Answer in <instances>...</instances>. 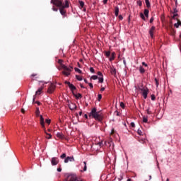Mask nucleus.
I'll list each match as a JSON object with an SVG mask.
<instances>
[{"label": "nucleus", "mask_w": 181, "mask_h": 181, "mask_svg": "<svg viewBox=\"0 0 181 181\" xmlns=\"http://www.w3.org/2000/svg\"><path fill=\"white\" fill-rule=\"evenodd\" d=\"M66 153H62L61 156H60V158H61V159H64V158H66Z\"/></svg>", "instance_id": "obj_46"}, {"label": "nucleus", "mask_w": 181, "mask_h": 181, "mask_svg": "<svg viewBox=\"0 0 181 181\" xmlns=\"http://www.w3.org/2000/svg\"><path fill=\"white\" fill-rule=\"evenodd\" d=\"M177 12H178L177 8H174L173 16H172V19L178 21L177 18H176V16H178Z\"/></svg>", "instance_id": "obj_14"}, {"label": "nucleus", "mask_w": 181, "mask_h": 181, "mask_svg": "<svg viewBox=\"0 0 181 181\" xmlns=\"http://www.w3.org/2000/svg\"><path fill=\"white\" fill-rule=\"evenodd\" d=\"M78 4H79L80 9H83V12H86V8H84V5H85L84 1L79 0Z\"/></svg>", "instance_id": "obj_13"}, {"label": "nucleus", "mask_w": 181, "mask_h": 181, "mask_svg": "<svg viewBox=\"0 0 181 181\" xmlns=\"http://www.w3.org/2000/svg\"><path fill=\"white\" fill-rule=\"evenodd\" d=\"M177 23L174 24L175 28H176L177 29L179 28V26H180V21L177 20Z\"/></svg>", "instance_id": "obj_34"}, {"label": "nucleus", "mask_w": 181, "mask_h": 181, "mask_svg": "<svg viewBox=\"0 0 181 181\" xmlns=\"http://www.w3.org/2000/svg\"><path fill=\"white\" fill-rule=\"evenodd\" d=\"M103 53L106 56V57H110V56H111V52L110 51H104Z\"/></svg>", "instance_id": "obj_31"}, {"label": "nucleus", "mask_w": 181, "mask_h": 181, "mask_svg": "<svg viewBox=\"0 0 181 181\" xmlns=\"http://www.w3.org/2000/svg\"><path fill=\"white\" fill-rule=\"evenodd\" d=\"M79 115H80V117H81V116L83 115V110H81V111L79 112Z\"/></svg>", "instance_id": "obj_59"}, {"label": "nucleus", "mask_w": 181, "mask_h": 181, "mask_svg": "<svg viewBox=\"0 0 181 181\" xmlns=\"http://www.w3.org/2000/svg\"><path fill=\"white\" fill-rule=\"evenodd\" d=\"M123 179L122 175L120 176L119 178H118L119 181H121Z\"/></svg>", "instance_id": "obj_62"}, {"label": "nucleus", "mask_w": 181, "mask_h": 181, "mask_svg": "<svg viewBox=\"0 0 181 181\" xmlns=\"http://www.w3.org/2000/svg\"><path fill=\"white\" fill-rule=\"evenodd\" d=\"M146 112H147L148 115H151V114H152V111H151L150 108H148L146 110Z\"/></svg>", "instance_id": "obj_44"}, {"label": "nucleus", "mask_w": 181, "mask_h": 181, "mask_svg": "<svg viewBox=\"0 0 181 181\" xmlns=\"http://www.w3.org/2000/svg\"><path fill=\"white\" fill-rule=\"evenodd\" d=\"M130 126L132 127V128H135V123L134 122H132L130 123Z\"/></svg>", "instance_id": "obj_48"}, {"label": "nucleus", "mask_w": 181, "mask_h": 181, "mask_svg": "<svg viewBox=\"0 0 181 181\" xmlns=\"http://www.w3.org/2000/svg\"><path fill=\"white\" fill-rule=\"evenodd\" d=\"M43 88H44L43 86H41L40 88H39L35 92V95H35V97L37 95H40V94H42V91H43Z\"/></svg>", "instance_id": "obj_17"}, {"label": "nucleus", "mask_w": 181, "mask_h": 181, "mask_svg": "<svg viewBox=\"0 0 181 181\" xmlns=\"http://www.w3.org/2000/svg\"><path fill=\"white\" fill-rule=\"evenodd\" d=\"M83 169L81 170V172H86L87 170V162L83 161Z\"/></svg>", "instance_id": "obj_27"}, {"label": "nucleus", "mask_w": 181, "mask_h": 181, "mask_svg": "<svg viewBox=\"0 0 181 181\" xmlns=\"http://www.w3.org/2000/svg\"><path fill=\"white\" fill-rule=\"evenodd\" d=\"M35 115L36 117H40V110H39V107H36Z\"/></svg>", "instance_id": "obj_29"}, {"label": "nucleus", "mask_w": 181, "mask_h": 181, "mask_svg": "<svg viewBox=\"0 0 181 181\" xmlns=\"http://www.w3.org/2000/svg\"><path fill=\"white\" fill-rule=\"evenodd\" d=\"M97 74H98V76L93 75L92 76H90V81H91V80H98V83L103 84V83H104V75L103 74V72L99 71L97 72Z\"/></svg>", "instance_id": "obj_4"}, {"label": "nucleus", "mask_w": 181, "mask_h": 181, "mask_svg": "<svg viewBox=\"0 0 181 181\" xmlns=\"http://www.w3.org/2000/svg\"><path fill=\"white\" fill-rule=\"evenodd\" d=\"M143 122L148 124V116H143Z\"/></svg>", "instance_id": "obj_33"}, {"label": "nucleus", "mask_w": 181, "mask_h": 181, "mask_svg": "<svg viewBox=\"0 0 181 181\" xmlns=\"http://www.w3.org/2000/svg\"><path fill=\"white\" fill-rule=\"evenodd\" d=\"M40 124L42 128H43V129H46V127L45 126V118H43V115H40Z\"/></svg>", "instance_id": "obj_10"}, {"label": "nucleus", "mask_w": 181, "mask_h": 181, "mask_svg": "<svg viewBox=\"0 0 181 181\" xmlns=\"http://www.w3.org/2000/svg\"><path fill=\"white\" fill-rule=\"evenodd\" d=\"M115 132V129L114 128H112L110 132V135H114Z\"/></svg>", "instance_id": "obj_47"}, {"label": "nucleus", "mask_w": 181, "mask_h": 181, "mask_svg": "<svg viewBox=\"0 0 181 181\" xmlns=\"http://www.w3.org/2000/svg\"><path fill=\"white\" fill-rule=\"evenodd\" d=\"M115 112L116 113L117 117H119V112H118V110H116Z\"/></svg>", "instance_id": "obj_54"}, {"label": "nucleus", "mask_w": 181, "mask_h": 181, "mask_svg": "<svg viewBox=\"0 0 181 181\" xmlns=\"http://www.w3.org/2000/svg\"><path fill=\"white\" fill-rule=\"evenodd\" d=\"M51 5H52V10L54 12H59L62 18H67V11L66 9L70 8V0H51Z\"/></svg>", "instance_id": "obj_1"}, {"label": "nucleus", "mask_w": 181, "mask_h": 181, "mask_svg": "<svg viewBox=\"0 0 181 181\" xmlns=\"http://www.w3.org/2000/svg\"><path fill=\"white\" fill-rule=\"evenodd\" d=\"M75 77L78 81H83V76L80 75H76Z\"/></svg>", "instance_id": "obj_28"}, {"label": "nucleus", "mask_w": 181, "mask_h": 181, "mask_svg": "<svg viewBox=\"0 0 181 181\" xmlns=\"http://www.w3.org/2000/svg\"><path fill=\"white\" fill-rule=\"evenodd\" d=\"M72 95L75 97L76 100H80V98H83V95H81V93H76V92H74L72 93Z\"/></svg>", "instance_id": "obj_15"}, {"label": "nucleus", "mask_w": 181, "mask_h": 181, "mask_svg": "<svg viewBox=\"0 0 181 181\" xmlns=\"http://www.w3.org/2000/svg\"><path fill=\"white\" fill-rule=\"evenodd\" d=\"M98 145L99 146H100V148L103 147V141L99 142Z\"/></svg>", "instance_id": "obj_53"}, {"label": "nucleus", "mask_w": 181, "mask_h": 181, "mask_svg": "<svg viewBox=\"0 0 181 181\" xmlns=\"http://www.w3.org/2000/svg\"><path fill=\"white\" fill-rule=\"evenodd\" d=\"M84 118H86V119H88V115L87 114H85Z\"/></svg>", "instance_id": "obj_57"}, {"label": "nucleus", "mask_w": 181, "mask_h": 181, "mask_svg": "<svg viewBox=\"0 0 181 181\" xmlns=\"http://www.w3.org/2000/svg\"><path fill=\"white\" fill-rule=\"evenodd\" d=\"M145 4L146 6V8H151V2L149 1V0H145Z\"/></svg>", "instance_id": "obj_30"}, {"label": "nucleus", "mask_w": 181, "mask_h": 181, "mask_svg": "<svg viewBox=\"0 0 181 181\" xmlns=\"http://www.w3.org/2000/svg\"><path fill=\"white\" fill-rule=\"evenodd\" d=\"M127 181H132V179L129 178V179H127Z\"/></svg>", "instance_id": "obj_64"}, {"label": "nucleus", "mask_w": 181, "mask_h": 181, "mask_svg": "<svg viewBox=\"0 0 181 181\" xmlns=\"http://www.w3.org/2000/svg\"><path fill=\"white\" fill-rule=\"evenodd\" d=\"M68 68H69V69H70V70H71V71H72V69H73V66H68Z\"/></svg>", "instance_id": "obj_61"}, {"label": "nucleus", "mask_w": 181, "mask_h": 181, "mask_svg": "<svg viewBox=\"0 0 181 181\" xmlns=\"http://www.w3.org/2000/svg\"><path fill=\"white\" fill-rule=\"evenodd\" d=\"M45 122L48 124V125H50V122H52V120L50 119H46Z\"/></svg>", "instance_id": "obj_45"}, {"label": "nucleus", "mask_w": 181, "mask_h": 181, "mask_svg": "<svg viewBox=\"0 0 181 181\" xmlns=\"http://www.w3.org/2000/svg\"><path fill=\"white\" fill-rule=\"evenodd\" d=\"M156 29V28L155 27V25H153L149 31H148V33L150 35V37H151V39H153L154 37V35H153V33H155V30Z\"/></svg>", "instance_id": "obj_9"}, {"label": "nucleus", "mask_w": 181, "mask_h": 181, "mask_svg": "<svg viewBox=\"0 0 181 181\" xmlns=\"http://www.w3.org/2000/svg\"><path fill=\"white\" fill-rule=\"evenodd\" d=\"M119 13V7L115 6V16H118Z\"/></svg>", "instance_id": "obj_21"}, {"label": "nucleus", "mask_w": 181, "mask_h": 181, "mask_svg": "<svg viewBox=\"0 0 181 181\" xmlns=\"http://www.w3.org/2000/svg\"><path fill=\"white\" fill-rule=\"evenodd\" d=\"M108 2V0H103V4L107 5V3Z\"/></svg>", "instance_id": "obj_55"}, {"label": "nucleus", "mask_w": 181, "mask_h": 181, "mask_svg": "<svg viewBox=\"0 0 181 181\" xmlns=\"http://www.w3.org/2000/svg\"><path fill=\"white\" fill-rule=\"evenodd\" d=\"M36 100V95L33 96V104H37V105H42V103H40V101L39 100Z\"/></svg>", "instance_id": "obj_18"}, {"label": "nucleus", "mask_w": 181, "mask_h": 181, "mask_svg": "<svg viewBox=\"0 0 181 181\" xmlns=\"http://www.w3.org/2000/svg\"><path fill=\"white\" fill-rule=\"evenodd\" d=\"M118 18L119 21H122V19H124V17L122 16V15H119Z\"/></svg>", "instance_id": "obj_51"}, {"label": "nucleus", "mask_w": 181, "mask_h": 181, "mask_svg": "<svg viewBox=\"0 0 181 181\" xmlns=\"http://www.w3.org/2000/svg\"><path fill=\"white\" fill-rule=\"evenodd\" d=\"M69 108L71 110V111H74V110L77 108V105H76V103H72L71 105H69Z\"/></svg>", "instance_id": "obj_19"}, {"label": "nucleus", "mask_w": 181, "mask_h": 181, "mask_svg": "<svg viewBox=\"0 0 181 181\" xmlns=\"http://www.w3.org/2000/svg\"><path fill=\"white\" fill-rule=\"evenodd\" d=\"M83 81H84V83H86V84H88V81H87V79H83Z\"/></svg>", "instance_id": "obj_58"}, {"label": "nucleus", "mask_w": 181, "mask_h": 181, "mask_svg": "<svg viewBox=\"0 0 181 181\" xmlns=\"http://www.w3.org/2000/svg\"><path fill=\"white\" fill-rule=\"evenodd\" d=\"M79 86H80L81 88H86V87L84 86H83L82 83H80Z\"/></svg>", "instance_id": "obj_56"}, {"label": "nucleus", "mask_w": 181, "mask_h": 181, "mask_svg": "<svg viewBox=\"0 0 181 181\" xmlns=\"http://www.w3.org/2000/svg\"><path fill=\"white\" fill-rule=\"evenodd\" d=\"M103 98V95H101L100 93H99L98 95V101H101V99Z\"/></svg>", "instance_id": "obj_38"}, {"label": "nucleus", "mask_w": 181, "mask_h": 181, "mask_svg": "<svg viewBox=\"0 0 181 181\" xmlns=\"http://www.w3.org/2000/svg\"><path fill=\"white\" fill-rule=\"evenodd\" d=\"M100 93L105 91V87L103 86V85H101V88L100 89Z\"/></svg>", "instance_id": "obj_43"}, {"label": "nucleus", "mask_w": 181, "mask_h": 181, "mask_svg": "<svg viewBox=\"0 0 181 181\" xmlns=\"http://www.w3.org/2000/svg\"><path fill=\"white\" fill-rule=\"evenodd\" d=\"M37 76V74H31V76H30L31 80L35 81V80H36L37 78H39V76Z\"/></svg>", "instance_id": "obj_23"}, {"label": "nucleus", "mask_w": 181, "mask_h": 181, "mask_svg": "<svg viewBox=\"0 0 181 181\" xmlns=\"http://www.w3.org/2000/svg\"><path fill=\"white\" fill-rule=\"evenodd\" d=\"M89 70H90V73H92V74H95V70L94 69L93 67H90Z\"/></svg>", "instance_id": "obj_37"}, {"label": "nucleus", "mask_w": 181, "mask_h": 181, "mask_svg": "<svg viewBox=\"0 0 181 181\" xmlns=\"http://www.w3.org/2000/svg\"><path fill=\"white\" fill-rule=\"evenodd\" d=\"M139 71L141 74H145V71H146V70H145V68H144V66H140L139 68Z\"/></svg>", "instance_id": "obj_20"}, {"label": "nucleus", "mask_w": 181, "mask_h": 181, "mask_svg": "<svg viewBox=\"0 0 181 181\" xmlns=\"http://www.w3.org/2000/svg\"><path fill=\"white\" fill-rule=\"evenodd\" d=\"M64 84H67L70 91L72 93V94H74V93H75L74 91H76V90H77V88H76V86L70 83V81H64Z\"/></svg>", "instance_id": "obj_5"}, {"label": "nucleus", "mask_w": 181, "mask_h": 181, "mask_svg": "<svg viewBox=\"0 0 181 181\" xmlns=\"http://www.w3.org/2000/svg\"><path fill=\"white\" fill-rule=\"evenodd\" d=\"M154 81L156 83V88H158V87H159V80L158 78H155Z\"/></svg>", "instance_id": "obj_35"}, {"label": "nucleus", "mask_w": 181, "mask_h": 181, "mask_svg": "<svg viewBox=\"0 0 181 181\" xmlns=\"http://www.w3.org/2000/svg\"><path fill=\"white\" fill-rule=\"evenodd\" d=\"M74 70H75V71H76V73H78V74H83V71H82L80 69H78V68H77V67H75V68H74Z\"/></svg>", "instance_id": "obj_32"}, {"label": "nucleus", "mask_w": 181, "mask_h": 181, "mask_svg": "<svg viewBox=\"0 0 181 181\" xmlns=\"http://www.w3.org/2000/svg\"><path fill=\"white\" fill-rule=\"evenodd\" d=\"M57 138H59V139H64V138H66V136H64L62 132H57Z\"/></svg>", "instance_id": "obj_16"}, {"label": "nucleus", "mask_w": 181, "mask_h": 181, "mask_svg": "<svg viewBox=\"0 0 181 181\" xmlns=\"http://www.w3.org/2000/svg\"><path fill=\"white\" fill-rule=\"evenodd\" d=\"M140 17L143 21H146V19L145 18V15H144V13H140Z\"/></svg>", "instance_id": "obj_39"}, {"label": "nucleus", "mask_w": 181, "mask_h": 181, "mask_svg": "<svg viewBox=\"0 0 181 181\" xmlns=\"http://www.w3.org/2000/svg\"><path fill=\"white\" fill-rule=\"evenodd\" d=\"M137 134H138L139 135L143 136V135H144V132H143L142 130H141V129H139L137 130Z\"/></svg>", "instance_id": "obj_36"}, {"label": "nucleus", "mask_w": 181, "mask_h": 181, "mask_svg": "<svg viewBox=\"0 0 181 181\" xmlns=\"http://www.w3.org/2000/svg\"><path fill=\"white\" fill-rule=\"evenodd\" d=\"M55 90H56V85H54V83H51L48 87L47 93H48V94H53Z\"/></svg>", "instance_id": "obj_7"}, {"label": "nucleus", "mask_w": 181, "mask_h": 181, "mask_svg": "<svg viewBox=\"0 0 181 181\" xmlns=\"http://www.w3.org/2000/svg\"><path fill=\"white\" fill-rule=\"evenodd\" d=\"M110 74L112 76H114V77L117 76V69H115L114 66L110 67Z\"/></svg>", "instance_id": "obj_12"}, {"label": "nucleus", "mask_w": 181, "mask_h": 181, "mask_svg": "<svg viewBox=\"0 0 181 181\" xmlns=\"http://www.w3.org/2000/svg\"><path fill=\"white\" fill-rule=\"evenodd\" d=\"M110 62H113V60H115V52L111 53V57L109 58Z\"/></svg>", "instance_id": "obj_22"}, {"label": "nucleus", "mask_w": 181, "mask_h": 181, "mask_svg": "<svg viewBox=\"0 0 181 181\" xmlns=\"http://www.w3.org/2000/svg\"><path fill=\"white\" fill-rule=\"evenodd\" d=\"M141 64H142V66H144V67H148V64H146L145 62H142Z\"/></svg>", "instance_id": "obj_52"}, {"label": "nucleus", "mask_w": 181, "mask_h": 181, "mask_svg": "<svg viewBox=\"0 0 181 181\" xmlns=\"http://www.w3.org/2000/svg\"><path fill=\"white\" fill-rule=\"evenodd\" d=\"M153 21H155V18H153V17H151V18H150L149 22H150L151 23H153Z\"/></svg>", "instance_id": "obj_50"}, {"label": "nucleus", "mask_w": 181, "mask_h": 181, "mask_svg": "<svg viewBox=\"0 0 181 181\" xmlns=\"http://www.w3.org/2000/svg\"><path fill=\"white\" fill-rule=\"evenodd\" d=\"M144 13V16H146V18H149V10H148L147 8H145Z\"/></svg>", "instance_id": "obj_25"}, {"label": "nucleus", "mask_w": 181, "mask_h": 181, "mask_svg": "<svg viewBox=\"0 0 181 181\" xmlns=\"http://www.w3.org/2000/svg\"><path fill=\"white\" fill-rule=\"evenodd\" d=\"M58 63L60 64L62 69H64L65 71H62V74L65 76V77H69L70 74H71V69L69 68V66L63 64V59H59Z\"/></svg>", "instance_id": "obj_3"}, {"label": "nucleus", "mask_w": 181, "mask_h": 181, "mask_svg": "<svg viewBox=\"0 0 181 181\" xmlns=\"http://www.w3.org/2000/svg\"><path fill=\"white\" fill-rule=\"evenodd\" d=\"M136 4L139 6H142V1L137 0Z\"/></svg>", "instance_id": "obj_40"}, {"label": "nucleus", "mask_w": 181, "mask_h": 181, "mask_svg": "<svg viewBox=\"0 0 181 181\" xmlns=\"http://www.w3.org/2000/svg\"><path fill=\"white\" fill-rule=\"evenodd\" d=\"M120 107H121V108H122L124 110V108H125V103H124V102H121Z\"/></svg>", "instance_id": "obj_42"}, {"label": "nucleus", "mask_w": 181, "mask_h": 181, "mask_svg": "<svg viewBox=\"0 0 181 181\" xmlns=\"http://www.w3.org/2000/svg\"><path fill=\"white\" fill-rule=\"evenodd\" d=\"M21 112H22L23 114H25V110H24V109H21Z\"/></svg>", "instance_id": "obj_63"}, {"label": "nucleus", "mask_w": 181, "mask_h": 181, "mask_svg": "<svg viewBox=\"0 0 181 181\" xmlns=\"http://www.w3.org/2000/svg\"><path fill=\"white\" fill-rule=\"evenodd\" d=\"M44 132H45V134H46V135H47L46 139H52V135L50 134L47 133V132L46 131V129H44Z\"/></svg>", "instance_id": "obj_24"}, {"label": "nucleus", "mask_w": 181, "mask_h": 181, "mask_svg": "<svg viewBox=\"0 0 181 181\" xmlns=\"http://www.w3.org/2000/svg\"><path fill=\"white\" fill-rule=\"evenodd\" d=\"M74 157L72 156H67L65 159H64V163H69V162H74Z\"/></svg>", "instance_id": "obj_11"}, {"label": "nucleus", "mask_w": 181, "mask_h": 181, "mask_svg": "<svg viewBox=\"0 0 181 181\" xmlns=\"http://www.w3.org/2000/svg\"><path fill=\"white\" fill-rule=\"evenodd\" d=\"M140 91L142 92V95L144 100H146V98H148V93H149V88H148V87H142L141 88H140Z\"/></svg>", "instance_id": "obj_6"}, {"label": "nucleus", "mask_w": 181, "mask_h": 181, "mask_svg": "<svg viewBox=\"0 0 181 181\" xmlns=\"http://www.w3.org/2000/svg\"><path fill=\"white\" fill-rule=\"evenodd\" d=\"M68 181H77V177L75 175H71L69 177V180Z\"/></svg>", "instance_id": "obj_26"}, {"label": "nucleus", "mask_w": 181, "mask_h": 181, "mask_svg": "<svg viewBox=\"0 0 181 181\" xmlns=\"http://www.w3.org/2000/svg\"><path fill=\"white\" fill-rule=\"evenodd\" d=\"M88 86H89L90 88H94V86L93 85L92 83H88Z\"/></svg>", "instance_id": "obj_49"}, {"label": "nucleus", "mask_w": 181, "mask_h": 181, "mask_svg": "<svg viewBox=\"0 0 181 181\" xmlns=\"http://www.w3.org/2000/svg\"><path fill=\"white\" fill-rule=\"evenodd\" d=\"M57 172H62V168H58L57 169Z\"/></svg>", "instance_id": "obj_60"}, {"label": "nucleus", "mask_w": 181, "mask_h": 181, "mask_svg": "<svg viewBox=\"0 0 181 181\" xmlns=\"http://www.w3.org/2000/svg\"><path fill=\"white\" fill-rule=\"evenodd\" d=\"M59 158L57 157H53L51 159V165L52 166H56V165H59Z\"/></svg>", "instance_id": "obj_8"}, {"label": "nucleus", "mask_w": 181, "mask_h": 181, "mask_svg": "<svg viewBox=\"0 0 181 181\" xmlns=\"http://www.w3.org/2000/svg\"><path fill=\"white\" fill-rule=\"evenodd\" d=\"M151 98L152 101H155V100H156V96H155V95L152 94L151 95Z\"/></svg>", "instance_id": "obj_41"}, {"label": "nucleus", "mask_w": 181, "mask_h": 181, "mask_svg": "<svg viewBox=\"0 0 181 181\" xmlns=\"http://www.w3.org/2000/svg\"><path fill=\"white\" fill-rule=\"evenodd\" d=\"M88 115L90 118H93L98 122H103V119H104V116L100 112L97 111V107L92 108Z\"/></svg>", "instance_id": "obj_2"}]
</instances>
